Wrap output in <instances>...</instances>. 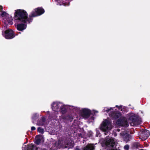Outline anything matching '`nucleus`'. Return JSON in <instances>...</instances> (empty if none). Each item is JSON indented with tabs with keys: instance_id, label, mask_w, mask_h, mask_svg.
<instances>
[{
	"instance_id": "obj_1",
	"label": "nucleus",
	"mask_w": 150,
	"mask_h": 150,
	"mask_svg": "<svg viewBox=\"0 0 150 150\" xmlns=\"http://www.w3.org/2000/svg\"><path fill=\"white\" fill-rule=\"evenodd\" d=\"M14 18L15 20H18L23 23H30L32 21L31 18L29 16L26 11L23 9L15 10L14 13Z\"/></svg>"
},
{
	"instance_id": "obj_2",
	"label": "nucleus",
	"mask_w": 150,
	"mask_h": 150,
	"mask_svg": "<svg viewBox=\"0 0 150 150\" xmlns=\"http://www.w3.org/2000/svg\"><path fill=\"white\" fill-rule=\"evenodd\" d=\"M2 18V21L6 26L7 25H11L13 23L12 17L5 11H2L0 14V18Z\"/></svg>"
},
{
	"instance_id": "obj_3",
	"label": "nucleus",
	"mask_w": 150,
	"mask_h": 150,
	"mask_svg": "<svg viewBox=\"0 0 150 150\" xmlns=\"http://www.w3.org/2000/svg\"><path fill=\"white\" fill-rule=\"evenodd\" d=\"M45 12L44 8L42 7H38L34 9L29 15V16L31 18L32 20L33 17L40 16L43 14Z\"/></svg>"
},
{
	"instance_id": "obj_4",
	"label": "nucleus",
	"mask_w": 150,
	"mask_h": 150,
	"mask_svg": "<svg viewBox=\"0 0 150 150\" xmlns=\"http://www.w3.org/2000/svg\"><path fill=\"white\" fill-rule=\"evenodd\" d=\"M3 36L7 39H11L16 36L15 33L11 29H8L4 31Z\"/></svg>"
},
{
	"instance_id": "obj_5",
	"label": "nucleus",
	"mask_w": 150,
	"mask_h": 150,
	"mask_svg": "<svg viewBox=\"0 0 150 150\" xmlns=\"http://www.w3.org/2000/svg\"><path fill=\"white\" fill-rule=\"evenodd\" d=\"M104 143L106 146L112 148L114 147L115 145L114 140L113 139L110 138L108 137L105 138Z\"/></svg>"
},
{
	"instance_id": "obj_6",
	"label": "nucleus",
	"mask_w": 150,
	"mask_h": 150,
	"mask_svg": "<svg viewBox=\"0 0 150 150\" xmlns=\"http://www.w3.org/2000/svg\"><path fill=\"white\" fill-rule=\"evenodd\" d=\"M110 125V122L108 120L106 119L103 122L100 128L104 131L110 130L111 129V128L109 127Z\"/></svg>"
},
{
	"instance_id": "obj_7",
	"label": "nucleus",
	"mask_w": 150,
	"mask_h": 150,
	"mask_svg": "<svg viewBox=\"0 0 150 150\" xmlns=\"http://www.w3.org/2000/svg\"><path fill=\"white\" fill-rule=\"evenodd\" d=\"M140 139L142 141L146 139L149 136L150 133L149 130L147 129H142L141 131Z\"/></svg>"
},
{
	"instance_id": "obj_8",
	"label": "nucleus",
	"mask_w": 150,
	"mask_h": 150,
	"mask_svg": "<svg viewBox=\"0 0 150 150\" xmlns=\"http://www.w3.org/2000/svg\"><path fill=\"white\" fill-rule=\"evenodd\" d=\"M122 114L120 112L116 111H113L110 114L109 116L112 120H116L120 117Z\"/></svg>"
},
{
	"instance_id": "obj_9",
	"label": "nucleus",
	"mask_w": 150,
	"mask_h": 150,
	"mask_svg": "<svg viewBox=\"0 0 150 150\" xmlns=\"http://www.w3.org/2000/svg\"><path fill=\"white\" fill-rule=\"evenodd\" d=\"M117 123L118 125L125 127H127L129 125L127 121L125 118H119L117 121Z\"/></svg>"
},
{
	"instance_id": "obj_10",
	"label": "nucleus",
	"mask_w": 150,
	"mask_h": 150,
	"mask_svg": "<svg viewBox=\"0 0 150 150\" xmlns=\"http://www.w3.org/2000/svg\"><path fill=\"white\" fill-rule=\"evenodd\" d=\"M127 118L128 120L132 121V122L134 124L138 120L137 116L133 113L128 114Z\"/></svg>"
},
{
	"instance_id": "obj_11",
	"label": "nucleus",
	"mask_w": 150,
	"mask_h": 150,
	"mask_svg": "<svg viewBox=\"0 0 150 150\" xmlns=\"http://www.w3.org/2000/svg\"><path fill=\"white\" fill-rule=\"evenodd\" d=\"M91 114V111L90 110L87 109H82L81 112L82 116L84 118H88Z\"/></svg>"
},
{
	"instance_id": "obj_12",
	"label": "nucleus",
	"mask_w": 150,
	"mask_h": 150,
	"mask_svg": "<svg viewBox=\"0 0 150 150\" xmlns=\"http://www.w3.org/2000/svg\"><path fill=\"white\" fill-rule=\"evenodd\" d=\"M57 5H63L64 6H68L70 5L69 2H66L67 0H54Z\"/></svg>"
},
{
	"instance_id": "obj_13",
	"label": "nucleus",
	"mask_w": 150,
	"mask_h": 150,
	"mask_svg": "<svg viewBox=\"0 0 150 150\" xmlns=\"http://www.w3.org/2000/svg\"><path fill=\"white\" fill-rule=\"evenodd\" d=\"M60 119L63 120L64 121H70L71 122L74 119V116L71 115H63L61 116Z\"/></svg>"
},
{
	"instance_id": "obj_14",
	"label": "nucleus",
	"mask_w": 150,
	"mask_h": 150,
	"mask_svg": "<svg viewBox=\"0 0 150 150\" xmlns=\"http://www.w3.org/2000/svg\"><path fill=\"white\" fill-rule=\"evenodd\" d=\"M94 149L95 146L93 144H89L85 147L83 150H94Z\"/></svg>"
},
{
	"instance_id": "obj_15",
	"label": "nucleus",
	"mask_w": 150,
	"mask_h": 150,
	"mask_svg": "<svg viewBox=\"0 0 150 150\" xmlns=\"http://www.w3.org/2000/svg\"><path fill=\"white\" fill-rule=\"evenodd\" d=\"M35 148V150L38 149V148L36 147L35 145L31 144L28 145L26 149L27 150H34Z\"/></svg>"
},
{
	"instance_id": "obj_16",
	"label": "nucleus",
	"mask_w": 150,
	"mask_h": 150,
	"mask_svg": "<svg viewBox=\"0 0 150 150\" xmlns=\"http://www.w3.org/2000/svg\"><path fill=\"white\" fill-rule=\"evenodd\" d=\"M129 137L130 135L127 133L124 134L123 135V138L124 140L126 142H127L130 141Z\"/></svg>"
},
{
	"instance_id": "obj_17",
	"label": "nucleus",
	"mask_w": 150,
	"mask_h": 150,
	"mask_svg": "<svg viewBox=\"0 0 150 150\" xmlns=\"http://www.w3.org/2000/svg\"><path fill=\"white\" fill-rule=\"evenodd\" d=\"M16 28H26L27 23H23L20 24H17L16 25Z\"/></svg>"
},
{
	"instance_id": "obj_18",
	"label": "nucleus",
	"mask_w": 150,
	"mask_h": 150,
	"mask_svg": "<svg viewBox=\"0 0 150 150\" xmlns=\"http://www.w3.org/2000/svg\"><path fill=\"white\" fill-rule=\"evenodd\" d=\"M60 110V111L62 114H65L67 111V108L64 106L61 107Z\"/></svg>"
},
{
	"instance_id": "obj_19",
	"label": "nucleus",
	"mask_w": 150,
	"mask_h": 150,
	"mask_svg": "<svg viewBox=\"0 0 150 150\" xmlns=\"http://www.w3.org/2000/svg\"><path fill=\"white\" fill-rule=\"evenodd\" d=\"M45 124L42 122L40 120H38L37 122V125L39 126H43Z\"/></svg>"
},
{
	"instance_id": "obj_20",
	"label": "nucleus",
	"mask_w": 150,
	"mask_h": 150,
	"mask_svg": "<svg viewBox=\"0 0 150 150\" xmlns=\"http://www.w3.org/2000/svg\"><path fill=\"white\" fill-rule=\"evenodd\" d=\"M38 131L42 134H43L44 133V129L40 127H39L38 128Z\"/></svg>"
},
{
	"instance_id": "obj_21",
	"label": "nucleus",
	"mask_w": 150,
	"mask_h": 150,
	"mask_svg": "<svg viewBox=\"0 0 150 150\" xmlns=\"http://www.w3.org/2000/svg\"><path fill=\"white\" fill-rule=\"evenodd\" d=\"M41 141V139H38L36 140L35 143L39 145Z\"/></svg>"
},
{
	"instance_id": "obj_22",
	"label": "nucleus",
	"mask_w": 150,
	"mask_h": 150,
	"mask_svg": "<svg viewBox=\"0 0 150 150\" xmlns=\"http://www.w3.org/2000/svg\"><path fill=\"white\" fill-rule=\"evenodd\" d=\"M124 149L125 150H128L129 149V146L128 144L124 146Z\"/></svg>"
},
{
	"instance_id": "obj_23",
	"label": "nucleus",
	"mask_w": 150,
	"mask_h": 150,
	"mask_svg": "<svg viewBox=\"0 0 150 150\" xmlns=\"http://www.w3.org/2000/svg\"><path fill=\"white\" fill-rule=\"evenodd\" d=\"M57 106H58V105L57 104L56 105V106L55 107L53 105H52V110L54 111H56V109L55 108V107H56V108L57 109V108H58V107H57Z\"/></svg>"
},
{
	"instance_id": "obj_24",
	"label": "nucleus",
	"mask_w": 150,
	"mask_h": 150,
	"mask_svg": "<svg viewBox=\"0 0 150 150\" xmlns=\"http://www.w3.org/2000/svg\"><path fill=\"white\" fill-rule=\"evenodd\" d=\"M40 120H41V121L42 122L44 123V124H45V119L44 117H42L41 119H40Z\"/></svg>"
},
{
	"instance_id": "obj_25",
	"label": "nucleus",
	"mask_w": 150,
	"mask_h": 150,
	"mask_svg": "<svg viewBox=\"0 0 150 150\" xmlns=\"http://www.w3.org/2000/svg\"><path fill=\"white\" fill-rule=\"evenodd\" d=\"M88 135L89 137H91L92 136V132H90L88 133Z\"/></svg>"
},
{
	"instance_id": "obj_26",
	"label": "nucleus",
	"mask_w": 150,
	"mask_h": 150,
	"mask_svg": "<svg viewBox=\"0 0 150 150\" xmlns=\"http://www.w3.org/2000/svg\"><path fill=\"white\" fill-rule=\"evenodd\" d=\"M115 107L116 108H117L119 110H120L122 108V105L118 106L116 105Z\"/></svg>"
},
{
	"instance_id": "obj_27",
	"label": "nucleus",
	"mask_w": 150,
	"mask_h": 150,
	"mask_svg": "<svg viewBox=\"0 0 150 150\" xmlns=\"http://www.w3.org/2000/svg\"><path fill=\"white\" fill-rule=\"evenodd\" d=\"M3 8L2 6H0V12H2V11H3Z\"/></svg>"
},
{
	"instance_id": "obj_28",
	"label": "nucleus",
	"mask_w": 150,
	"mask_h": 150,
	"mask_svg": "<svg viewBox=\"0 0 150 150\" xmlns=\"http://www.w3.org/2000/svg\"><path fill=\"white\" fill-rule=\"evenodd\" d=\"M36 129L35 127L33 126L31 127V131H34Z\"/></svg>"
},
{
	"instance_id": "obj_29",
	"label": "nucleus",
	"mask_w": 150,
	"mask_h": 150,
	"mask_svg": "<svg viewBox=\"0 0 150 150\" xmlns=\"http://www.w3.org/2000/svg\"><path fill=\"white\" fill-rule=\"evenodd\" d=\"M112 110V108H111L110 109H107V110H105V111L107 112H108L110 110Z\"/></svg>"
},
{
	"instance_id": "obj_30",
	"label": "nucleus",
	"mask_w": 150,
	"mask_h": 150,
	"mask_svg": "<svg viewBox=\"0 0 150 150\" xmlns=\"http://www.w3.org/2000/svg\"><path fill=\"white\" fill-rule=\"evenodd\" d=\"M18 30L22 31L24 30L25 29H17Z\"/></svg>"
},
{
	"instance_id": "obj_31",
	"label": "nucleus",
	"mask_w": 150,
	"mask_h": 150,
	"mask_svg": "<svg viewBox=\"0 0 150 150\" xmlns=\"http://www.w3.org/2000/svg\"><path fill=\"white\" fill-rule=\"evenodd\" d=\"M75 150H80V149L79 148V147L78 146H76V148Z\"/></svg>"
},
{
	"instance_id": "obj_32",
	"label": "nucleus",
	"mask_w": 150,
	"mask_h": 150,
	"mask_svg": "<svg viewBox=\"0 0 150 150\" xmlns=\"http://www.w3.org/2000/svg\"><path fill=\"white\" fill-rule=\"evenodd\" d=\"M36 115H35L33 117V119H34L35 120L36 119V117H35Z\"/></svg>"
},
{
	"instance_id": "obj_33",
	"label": "nucleus",
	"mask_w": 150,
	"mask_h": 150,
	"mask_svg": "<svg viewBox=\"0 0 150 150\" xmlns=\"http://www.w3.org/2000/svg\"><path fill=\"white\" fill-rule=\"evenodd\" d=\"M144 150V149H140V150Z\"/></svg>"
},
{
	"instance_id": "obj_34",
	"label": "nucleus",
	"mask_w": 150,
	"mask_h": 150,
	"mask_svg": "<svg viewBox=\"0 0 150 150\" xmlns=\"http://www.w3.org/2000/svg\"><path fill=\"white\" fill-rule=\"evenodd\" d=\"M98 111H96V112H98Z\"/></svg>"
}]
</instances>
